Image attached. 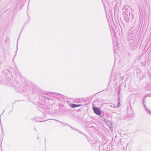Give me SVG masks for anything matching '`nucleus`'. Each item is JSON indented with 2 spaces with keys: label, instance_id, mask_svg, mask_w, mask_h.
Returning a JSON list of instances; mask_svg holds the SVG:
<instances>
[{
  "label": "nucleus",
  "instance_id": "obj_1",
  "mask_svg": "<svg viewBox=\"0 0 151 151\" xmlns=\"http://www.w3.org/2000/svg\"><path fill=\"white\" fill-rule=\"evenodd\" d=\"M93 109L94 112L98 115H101V112L100 109L97 107H93Z\"/></svg>",
  "mask_w": 151,
  "mask_h": 151
},
{
  "label": "nucleus",
  "instance_id": "obj_2",
  "mask_svg": "<svg viewBox=\"0 0 151 151\" xmlns=\"http://www.w3.org/2000/svg\"><path fill=\"white\" fill-rule=\"evenodd\" d=\"M81 105L80 104L76 105L75 104H72L70 105V106L72 108H74L77 107H78L80 106Z\"/></svg>",
  "mask_w": 151,
  "mask_h": 151
}]
</instances>
